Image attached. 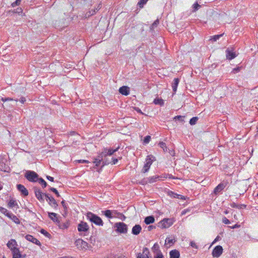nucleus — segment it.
<instances>
[{
	"mask_svg": "<svg viewBox=\"0 0 258 258\" xmlns=\"http://www.w3.org/2000/svg\"><path fill=\"white\" fill-rule=\"evenodd\" d=\"M7 247L12 251L17 247L18 244L16 240L11 239L7 244Z\"/></svg>",
	"mask_w": 258,
	"mask_h": 258,
	"instance_id": "obj_14",
	"label": "nucleus"
},
{
	"mask_svg": "<svg viewBox=\"0 0 258 258\" xmlns=\"http://www.w3.org/2000/svg\"><path fill=\"white\" fill-rule=\"evenodd\" d=\"M9 218L12 219V220H13L16 223H18L19 222V219L17 217V216H16V218L11 217V218Z\"/></svg>",
	"mask_w": 258,
	"mask_h": 258,
	"instance_id": "obj_54",
	"label": "nucleus"
},
{
	"mask_svg": "<svg viewBox=\"0 0 258 258\" xmlns=\"http://www.w3.org/2000/svg\"><path fill=\"white\" fill-rule=\"evenodd\" d=\"M161 241L159 243L156 242L152 247V252L156 254L155 258H161V252L160 251V244Z\"/></svg>",
	"mask_w": 258,
	"mask_h": 258,
	"instance_id": "obj_5",
	"label": "nucleus"
},
{
	"mask_svg": "<svg viewBox=\"0 0 258 258\" xmlns=\"http://www.w3.org/2000/svg\"><path fill=\"white\" fill-rule=\"evenodd\" d=\"M70 225V223L69 221H66L65 222L60 223L59 224V228L61 229H67Z\"/></svg>",
	"mask_w": 258,
	"mask_h": 258,
	"instance_id": "obj_29",
	"label": "nucleus"
},
{
	"mask_svg": "<svg viewBox=\"0 0 258 258\" xmlns=\"http://www.w3.org/2000/svg\"><path fill=\"white\" fill-rule=\"evenodd\" d=\"M153 102L155 104L161 105V99L160 98H155Z\"/></svg>",
	"mask_w": 258,
	"mask_h": 258,
	"instance_id": "obj_45",
	"label": "nucleus"
},
{
	"mask_svg": "<svg viewBox=\"0 0 258 258\" xmlns=\"http://www.w3.org/2000/svg\"><path fill=\"white\" fill-rule=\"evenodd\" d=\"M240 225L238 224H235L234 226H229V227L231 229H235V228H239L240 227Z\"/></svg>",
	"mask_w": 258,
	"mask_h": 258,
	"instance_id": "obj_56",
	"label": "nucleus"
},
{
	"mask_svg": "<svg viewBox=\"0 0 258 258\" xmlns=\"http://www.w3.org/2000/svg\"><path fill=\"white\" fill-rule=\"evenodd\" d=\"M240 68L238 67V68H234L233 70V72L234 73H236L237 72H238L239 71H240Z\"/></svg>",
	"mask_w": 258,
	"mask_h": 258,
	"instance_id": "obj_58",
	"label": "nucleus"
},
{
	"mask_svg": "<svg viewBox=\"0 0 258 258\" xmlns=\"http://www.w3.org/2000/svg\"><path fill=\"white\" fill-rule=\"evenodd\" d=\"M118 162V160L116 158H112V164H116Z\"/></svg>",
	"mask_w": 258,
	"mask_h": 258,
	"instance_id": "obj_59",
	"label": "nucleus"
},
{
	"mask_svg": "<svg viewBox=\"0 0 258 258\" xmlns=\"http://www.w3.org/2000/svg\"><path fill=\"white\" fill-rule=\"evenodd\" d=\"M119 92L122 95L127 96L130 94V88L124 86L121 87L119 89Z\"/></svg>",
	"mask_w": 258,
	"mask_h": 258,
	"instance_id": "obj_23",
	"label": "nucleus"
},
{
	"mask_svg": "<svg viewBox=\"0 0 258 258\" xmlns=\"http://www.w3.org/2000/svg\"><path fill=\"white\" fill-rule=\"evenodd\" d=\"M223 35V34H220V35H215L213 37H211V38L210 39V40L212 41H216L218 39H219Z\"/></svg>",
	"mask_w": 258,
	"mask_h": 258,
	"instance_id": "obj_42",
	"label": "nucleus"
},
{
	"mask_svg": "<svg viewBox=\"0 0 258 258\" xmlns=\"http://www.w3.org/2000/svg\"><path fill=\"white\" fill-rule=\"evenodd\" d=\"M141 226L139 224H136L133 227L132 233L134 235H137L141 232Z\"/></svg>",
	"mask_w": 258,
	"mask_h": 258,
	"instance_id": "obj_22",
	"label": "nucleus"
},
{
	"mask_svg": "<svg viewBox=\"0 0 258 258\" xmlns=\"http://www.w3.org/2000/svg\"><path fill=\"white\" fill-rule=\"evenodd\" d=\"M176 241L175 238L172 236L166 238L165 240V246L169 247L172 246Z\"/></svg>",
	"mask_w": 258,
	"mask_h": 258,
	"instance_id": "obj_16",
	"label": "nucleus"
},
{
	"mask_svg": "<svg viewBox=\"0 0 258 258\" xmlns=\"http://www.w3.org/2000/svg\"><path fill=\"white\" fill-rule=\"evenodd\" d=\"M136 110L138 112L140 113L141 114H143V113H142V111H141V109H139V108H136Z\"/></svg>",
	"mask_w": 258,
	"mask_h": 258,
	"instance_id": "obj_64",
	"label": "nucleus"
},
{
	"mask_svg": "<svg viewBox=\"0 0 258 258\" xmlns=\"http://www.w3.org/2000/svg\"><path fill=\"white\" fill-rule=\"evenodd\" d=\"M25 238L29 241H30L33 243H35V244L40 246L41 243L36 238H34L32 235H26L25 236Z\"/></svg>",
	"mask_w": 258,
	"mask_h": 258,
	"instance_id": "obj_15",
	"label": "nucleus"
},
{
	"mask_svg": "<svg viewBox=\"0 0 258 258\" xmlns=\"http://www.w3.org/2000/svg\"><path fill=\"white\" fill-rule=\"evenodd\" d=\"M20 3H21V0H16L15 2H14L12 4V7H15L16 6H18L20 5Z\"/></svg>",
	"mask_w": 258,
	"mask_h": 258,
	"instance_id": "obj_46",
	"label": "nucleus"
},
{
	"mask_svg": "<svg viewBox=\"0 0 258 258\" xmlns=\"http://www.w3.org/2000/svg\"><path fill=\"white\" fill-rule=\"evenodd\" d=\"M118 149V147L116 148L115 149H105L104 150V151L102 153V154L103 156H106L107 155L111 156L114 153L116 152Z\"/></svg>",
	"mask_w": 258,
	"mask_h": 258,
	"instance_id": "obj_25",
	"label": "nucleus"
},
{
	"mask_svg": "<svg viewBox=\"0 0 258 258\" xmlns=\"http://www.w3.org/2000/svg\"><path fill=\"white\" fill-rule=\"evenodd\" d=\"M78 230L80 232H87L89 230V226L87 223L82 221L78 225Z\"/></svg>",
	"mask_w": 258,
	"mask_h": 258,
	"instance_id": "obj_8",
	"label": "nucleus"
},
{
	"mask_svg": "<svg viewBox=\"0 0 258 258\" xmlns=\"http://www.w3.org/2000/svg\"><path fill=\"white\" fill-rule=\"evenodd\" d=\"M226 54L227 58L229 60H231L236 56L235 52L230 50L229 48L226 50Z\"/></svg>",
	"mask_w": 258,
	"mask_h": 258,
	"instance_id": "obj_18",
	"label": "nucleus"
},
{
	"mask_svg": "<svg viewBox=\"0 0 258 258\" xmlns=\"http://www.w3.org/2000/svg\"><path fill=\"white\" fill-rule=\"evenodd\" d=\"M44 197L46 200L48 202V204L52 207L56 208L57 206V204L55 200L51 196H49L47 194H44Z\"/></svg>",
	"mask_w": 258,
	"mask_h": 258,
	"instance_id": "obj_9",
	"label": "nucleus"
},
{
	"mask_svg": "<svg viewBox=\"0 0 258 258\" xmlns=\"http://www.w3.org/2000/svg\"><path fill=\"white\" fill-rule=\"evenodd\" d=\"M101 7V5H99L97 8H96L94 10H92L89 11V14L87 13L86 14V17H89L90 16L94 15L96 13V12H97L100 9Z\"/></svg>",
	"mask_w": 258,
	"mask_h": 258,
	"instance_id": "obj_33",
	"label": "nucleus"
},
{
	"mask_svg": "<svg viewBox=\"0 0 258 258\" xmlns=\"http://www.w3.org/2000/svg\"><path fill=\"white\" fill-rule=\"evenodd\" d=\"M184 117V116H183L177 115V116H176L174 117V119H177V120H180L181 121H183Z\"/></svg>",
	"mask_w": 258,
	"mask_h": 258,
	"instance_id": "obj_47",
	"label": "nucleus"
},
{
	"mask_svg": "<svg viewBox=\"0 0 258 258\" xmlns=\"http://www.w3.org/2000/svg\"><path fill=\"white\" fill-rule=\"evenodd\" d=\"M167 194L169 196H170L171 197H173L174 198H177V199L182 200H185V198L184 196H183L182 195H178V194H175L171 191H168Z\"/></svg>",
	"mask_w": 258,
	"mask_h": 258,
	"instance_id": "obj_24",
	"label": "nucleus"
},
{
	"mask_svg": "<svg viewBox=\"0 0 258 258\" xmlns=\"http://www.w3.org/2000/svg\"><path fill=\"white\" fill-rule=\"evenodd\" d=\"M103 155L102 153L99 155L97 158H96L93 161V163L95 164L96 166H98L100 165L101 161H102Z\"/></svg>",
	"mask_w": 258,
	"mask_h": 258,
	"instance_id": "obj_30",
	"label": "nucleus"
},
{
	"mask_svg": "<svg viewBox=\"0 0 258 258\" xmlns=\"http://www.w3.org/2000/svg\"><path fill=\"white\" fill-rule=\"evenodd\" d=\"M25 178L29 181L35 182L38 179V175L34 171L31 170L26 171L25 174Z\"/></svg>",
	"mask_w": 258,
	"mask_h": 258,
	"instance_id": "obj_2",
	"label": "nucleus"
},
{
	"mask_svg": "<svg viewBox=\"0 0 258 258\" xmlns=\"http://www.w3.org/2000/svg\"><path fill=\"white\" fill-rule=\"evenodd\" d=\"M189 209H184V210H183L182 212H181V215H185L186 213L189 212Z\"/></svg>",
	"mask_w": 258,
	"mask_h": 258,
	"instance_id": "obj_53",
	"label": "nucleus"
},
{
	"mask_svg": "<svg viewBox=\"0 0 258 258\" xmlns=\"http://www.w3.org/2000/svg\"><path fill=\"white\" fill-rule=\"evenodd\" d=\"M19 101H20L22 103H23H23H24L25 102V101H26V99H25V98L24 97H21V98L20 99Z\"/></svg>",
	"mask_w": 258,
	"mask_h": 258,
	"instance_id": "obj_62",
	"label": "nucleus"
},
{
	"mask_svg": "<svg viewBox=\"0 0 258 258\" xmlns=\"http://www.w3.org/2000/svg\"><path fill=\"white\" fill-rule=\"evenodd\" d=\"M137 258H152L150 256V252L149 249L147 247H144L143 249V252L139 253L138 254Z\"/></svg>",
	"mask_w": 258,
	"mask_h": 258,
	"instance_id": "obj_12",
	"label": "nucleus"
},
{
	"mask_svg": "<svg viewBox=\"0 0 258 258\" xmlns=\"http://www.w3.org/2000/svg\"><path fill=\"white\" fill-rule=\"evenodd\" d=\"M61 204L62 207H63V208L64 209V210H67V205H66V204L64 201H62L61 202Z\"/></svg>",
	"mask_w": 258,
	"mask_h": 258,
	"instance_id": "obj_57",
	"label": "nucleus"
},
{
	"mask_svg": "<svg viewBox=\"0 0 258 258\" xmlns=\"http://www.w3.org/2000/svg\"><path fill=\"white\" fill-rule=\"evenodd\" d=\"M38 182L41 184L43 188H45L47 186L46 182L42 178H38Z\"/></svg>",
	"mask_w": 258,
	"mask_h": 258,
	"instance_id": "obj_37",
	"label": "nucleus"
},
{
	"mask_svg": "<svg viewBox=\"0 0 258 258\" xmlns=\"http://www.w3.org/2000/svg\"><path fill=\"white\" fill-rule=\"evenodd\" d=\"M179 82V80L178 78H175L173 80V82L172 84V88L173 93H175L177 90V88Z\"/></svg>",
	"mask_w": 258,
	"mask_h": 258,
	"instance_id": "obj_28",
	"label": "nucleus"
},
{
	"mask_svg": "<svg viewBox=\"0 0 258 258\" xmlns=\"http://www.w3.org/2000/svg\"><path fill=\"white\" fill-rule=\"evenodd\" d=\"M115 231L120 233H126L127 231L126 224L123 222H117L114 225Z\"/></svg>",
	"mask_w": 258,
	"mask_h": 258,
	"instance_id": "obj_3",
	"label": "nucleus"
},
{
	"mask_svg": "<svg viewBox=\"0 0 258 258\" xmlns=\"http://www.w3.org/2000/svg\"><path fill=\"white\" fill-rule=\"evenodd\" d=\"M49 218L54 222H57V214L55 213H48Z\"/></svg>",
	"mask_w": 258,
	"mask_h": 258,
	"instance_id": "obj_35",
	"label": "nucleus"
},
{
	"mask_svg": "<svg viewBox=\"0 0 258 258\" xmlns=\"http://www.w3.org/2000/svg\"><path fill=\"white\" fill-rule=\"evenodd\" d=\"M23 10L21 8H18L17 9L16 13H17L18 14L22 13Z\"/></svg>",
	"mask_w": 258,
	"mask_h": 258,
	"instance_id": "obj_63",
	"label": "nucleus"
},
{
	"mask_svg": "<svg viewBox=\"0 0 258 258\" xmlns=\"http://www.w3.org/2000/svg\"><path fill=\"white\" fill-rule=\"evenodd\" d=\"M222 222L225 224H228L230 223V221L226 217H224L222 219Z\"/></svg>",
	"mask_w": 258,
	"mask_h": 258,
	"instance_id": "obj_50",
	"label": "nucleus"
},
{
	"mask_svg": "<svg viewBox=\"0 0 258 258\" xmlns=\"http://www.w3.org/2000/svg\"><path fill=\"white\" fill-rule=\"evenodd\" d=\"M77 162L80 163H89V161L86 160H79L77 161Z\"/></svg>",
	"mask_w": 258,
	"mask_h": 258,
	"instance_id": "obj_52",
	"label": "nucleus"
},
{
	"mask_svg": "<svg viewBox=\"0 0 258 258\" xmlns=\"http://www.w3.org/2000/svg\"><path fill=\"white\" fill-rule=\"evenodd\" d=\"M50 190L51 191L54 192L57 197H59L60 196L58 191L57 190V189L56 188H55L54 187H50Z\"/></svg>",
	"mask_w": 258,
	"mask_h": 258,
	"instance_id": "obj_44",
	"label": "nucleus"
},
{
	"mask_svg": "<svg viewBox=\"0 0 258 258\" xmlns=\"http://www.w3.org/2000/svg\"><path fill=\"white\" fill-rule=\"evenodd\" d=\"M34 192L35 196L36 198L40 201V202H43L44 201V194H43L40 189L37 188H34Z\"/></svg>",
	"mask_w": 258,
	"mask_h": 258,
	"instance_id": "obj_13",
	"label": "nucleus"
},
{
	"mask_svg": "<svg viewBox=\"0 0 258 258\" xmlns=\"http://www.w3.org/2000/svg\"><path fill=\"white\" fill-rule=\"evenodd\" d=\"M107 258H124V256L120 255L117 257H116L115 255L110 254L109 256H107Z\"/></svg>",
	"mask_w": 258,
	"mask_h": 258,
	"instance_id": "obj_48",
	"label": "nucleus"
},
{
	"mask_svg": "<svg viewBox=\"0 0 258 258\" xmlns=\"http://www.w3.org/2000/svg\"><path fill=\"white\" fill-rule=\"evenodd\" d=\"M198 119L199 118L198 117H194L191 118L189 120L190 124L192 125L196 124Z\"/></svg>",
	"mask_w": 258,
	"mask_h": 258,
	"instance_id": "obj_39",
	"label": "nucleus"
},
{
	"mask_svg": "<svg viewBox=\"0 0 258 258\" xmlns=\"http://www.w3.org/2000/svg\"><path fill=\"white\" fill-rule=\"evenodd\" d=\"M170 258H179L180 253L176 249L172 250L169 252Z\"/></svg>",
	"mask_w": 258,
	"mask_h": 258,
	"instance_id": "obj_26",
	"label": "nucleus"
},
{
	"mask_svg": "<svg viewBox=\"0 0 258 258\" xmlns=\"http://www.w3.org/2000/svg\"><path fill=\"white\" fill-rule=\"evenodd\" d=\"M46 178L49 180V181H53V177L50 176H46Z\"/></svg>",
	"mask_w": 258,
	"mask_h": 258,
	"instance_id": "obj_60",
	"label": "nucleus"
},
{
	"mask_svg": "<svg viewBox=\"0 0 258 258\" xmlns=\"http://www.w3.org/2000/svg\"><path fill=\"white\" fill-rule=\"evenodd\" d=\"M190 245L192 247H194V248H195L196 249L198 248V245L196 244V243L193 241H190Z\"/></svg>",
	"mask_w": 258,
	"mask_h": 258,
	"instance_id": "obj_49",
	"label": "nucleus"
},
{
	"mask_svg": "<svg viewBox=\"0 0 258 258\" xmlns=\"http://www.w3.org/2000/svg\"><path fill=\"white\" fill-rule=\"evenodd\" d=\"M159 21L158 19H157L156 20H155L154 22V23L151 26L150 30L152 31H153L154 30V29L157 27V26L159 25Z\"/></svg>",
	"mask_w": 258,
	"mask_h": 258,
	"instance_id": "obj_36",
	"label": "nucleus"
},
{
	"mask_svg": "<svg viewBox=\"0 0 258 258\" xmlns=\"http://www.w3.org/2000/svg\"><path fill=\"white\" fill-rule=\"evenodd\" d=\"M201 7V6L198 4L197 2L195 3L192 5V12H195L197 11Z\"/></svg>",
	"mask_w": 258,
	"mask_h": 258,
	"instance_id": "obj_40",
	"label": "nucleus"
},
{
	"mask_svg": "<svg viewBox=\"0 0 258 258\" xmlns=\"http://www.w3.org/2000/svg\"><path fill=\"white\" fill-rule=\"evenodd\" d=\"M75 245L78 249L81 250L87 249L88 247V243L81 239L76 240Z\"/></svg>",
	"mask_w": 258,
	"mask_h": 258,
	"instance_id": "obj_7",
	"label": "nucleus"
},
{
	"mask_svg": "<svg viewBox=\"0 0 258 258\" xmlns=\"http://www.w3.org/2000/svg\"><path fill=\"white\" fill-rule=\"evenodd\" d=\"M17 189L19 191L21 192L22 195L24 196H27L28 195V191L23 185L20 184H17Z\"/></svg>",
	"mask_w": 258,
	"mask_h": 258,
	"instance_id": "obj_17",
	"label": "nucleus"
},
{
	"mask_svg": "<svg viewBox=\"0 0 258 258\" xmlns=\"http://www.w3.org/2000/svg\"><path fill=\"white\" fill-rule=\"evenodd\" d=\"M162 149L163 150L164 152H168L170 156H173L174 155V151L173 149H169L168 148L166 145L165 144L162 142Z\"/></svg>",
	"mask_w": 258,
	"mask_h": 258,
	"instance_id": "obj_27",
	"label": "nucleus"
},
{
	"mask_svg": "<svg viewBox=\"0 0 258 258\" xmlns=\"http://www.w3.org/2000/svg\"><path fill=\"white\" fill-rule=\"evenodd\" d=\"M151 139L150 136H146L143 140V143L144 144H148Z\"/></svg>",
	"mask_w": 258,
	"mask_h": 258,
	"instance_id": "obj_41",
	"label": "nucleus"
},
{
	"mask_svg": "<svg viewBox=\"0 0 258 258\" xmlns=\"http://www.w3.org/2000/svg\"><path fill=\"white\" fill-rule=\"evenodd\" d=\"M12 253L13 254V258H24V256H22V255L21 254L19 249L17 247L15 249L13 248V250L12 251Z\"/></svg>",
	"mask_w": 258,
	"mask_h": 258,
	"instance_id": "obj_20",
	"label": "nucleus"
},
{
	"mask_svg": "<svg viewBox=\"0 0 258 258\" xmlns=\"http://www.w3.org/2000/svg\"><path fill=\"white\" fill-rule=\"evenodd\" d=\"M17 206H18V204L16 201L13 199H11L8 203L9 208H14Z\"/></svg>",
	"mask_w": 258,
	"mask_h": 258,
	"instance_id": "obj_34",
	"label": "nucleus"
},
{
	"mask_svg": "<svg viewBox=\"0 0 258 258\" xmlns=\"http://www.w3.org/2000/svg\"><path fill=\"white\" fill-rule=\"evenodd\" d=\"M0 212L5 214L8 218H11V217L16 218V216L15 215H14L12 213L9 212L7 209H6V208H3L2 207H0Z\"/></svg>",
	"mask_w": 258,
	"mask_h": 258,
	"instance_id": "obj_19",
	"label": "nucleus"
},
{
	"mask_svg": "<svg viewBox=\"0 0 258 258\" xmlns=\"http://www.w3.org/2000/svg\"><path fill=\"white\" fill-rule=\"evenodd\" d=\"M40 233L44 235L47 237H49L50 236V234L43 229H42L40 230Z\"/></svg>",
	"mask_w": 258,
	"mask_h": 258,
	"instance_id": "obj_43",
	"label": "nucleus"
},
{
	"mask_svg": "<svg viewBox=\"0 0 258 258\" xmlns=\"http://www.w3.org/2000/svg\"><path fill=\"white\" fill-rule=\"evenodd\" d=\"M246 205H238V207H237V209H240L242 208H245Z\"/></svg>",
	"mask_w": 258,
	"mask_h": 258,
	"instance_id": "obj_61",
	"label": "nucleus"
},
{
	"mask_svg": "<svg viewBox=\"0 0 258 258\" xmlns=\"http://www.w3.org/2000/svg\"><path fill=\"white\" fill-rule=\"evenodd\" d=\"M5 162V159L0 160V170L4 172H8L9 169V167L6 164Z\"/></svg>",
	"mask_w": 258,
	"mask_h": 258,
	"instance_id": "obj_21",
	"label": "nucleus"
},
{
	"mask_svg": "<svg viewBox=\"0 0 258 258\" xmlns=\"http://www.w3.org/2000/svg\"><path fill=\"white\" fill-rule=\"evenodd\" d=\"M230 206L234 208H237V207H238V205L236 204V203L233 202L230 204Z\"/></svg>",
	"mask_w": 258,
	"mask_h": 258,
	"instance_id": "obj_55",
	"label": "nucleus"
},
{
	"mask_svg": "<svg viewBox=\"0 0 258 258\" xmlns=\"http://www.w3.org/2000/svg\"><path fill=\"white\" fill-rule=\"evenodd\" d=\"M154 217L153 216H150L145 218L144 222L147 225H149L154 223Z\"/></svg>",
	"mask_w": 258,
	"mask_h": 258,
	"instance_id": "obj_31",
	"label": "nucleus"
},
{
	"mask_svg": "<svg viewBox=\"0 0 258 258\" xmlns=\"http://www.w3.org/2000/svg\"><path fill=\"white\" fill-rule=\"evenodd\" d=\"M148 0H140L138 3V6L140 8H143L144 6L147 3Z\"/></svg>",
	"mask_w": 258,
	"mask_h": 258,
	"instance_id": "obj_38",
	"label": "nucleus"
},
{
	"mask_svg": "<svg viewBox=\"0 0 258 258\" xmlns=\"http://www.w3.org/2000/svg\"><path fill=\"white\" fill-rule=\"evenodd\" d=\"M154 160H155V157L153 156H152V155L147 156V157L146 159V160H145V163L144 166L142 169L143 172L145 173L149 170L151 165H152V164Z\"/></svg>",
	"mask_w": 258,
	"mask_h": 258,
	"instance_id": "obj_4",
	"label": "nucleus"
},
{
	"mask_svg": "<svg viewBox=\"0 0 258 258\" xmlns=\"http://www.w3.org/2000/svg\"><path fill=\"white\" fill-rule=\"evenodd\" d=\"M1 100L3 102H6L7 101H12V100H13V99L12 98H10V97H7V98H2Z\"/></svg>",
	"mask_w": 258,
	"mask_h": 258,
	"instance_id": "obj_51",
	"label": "nucleus"
},
{
	"mask_svg": "<svg viewBox=\"0 0 258 258\" xmlns=\"http://www.w3.org/2000/svg\"><path fill=\"white\" fill-rule=\"evenodd\" d=\"M223 252V248L220 245L216 246L213 249L212 255L214 257H219Z\"/></svg>",
	"mask_w": 258,
	"mask_h": 258,
	"instance_id": "obj_11",
	"label": "nucleus"
},
{
	"mask_svg": "<svg viewBox=\"0 0 258 258\" xmlns=\"http://www.w3.org/2000/svg\"><path fill=\"white\" fill-rule=\"evenodd\" d=\"M228 181H223L220 184H219L214 189V192L215 194H217L222 191L224 188L227 186L228 184Z\"/></svg>",
	"mask_w": 258,
	"mask_h": 258,
	"instance_id": "obj_10",
	"label": "nucleus"
},
{
	"mask_svg": "<svg viewBox=\"0 0 258 258\" xmlns=\"http://www.w3.org/2000/svg\"><path fill=\"white\" fill-rule=\"evenodd\" d=\"M86 216L88 220L94 224L99 226H102L103 225L104 223L101 218L94 213L90 212H88Z\"/></svg>",
	"mask_w": 258,
	"mask_h": 258,
	"instance_id": "obj_1",
	"label": "nucleus"
},
{
	"mask_svg": "<svg viewBox=\"0 0 258 258\" xmlns=\"http://www.w3.org/2000/svg\"><path fill=\"white\" fill-rule=\"evenodd\" d=\"M175 222L174 218H164L162 219V228H168Z\"/></svg>",
	"mask_w": 258,
	"mask_h": 258,
	"instance_id": "obj_6",
	"label": "nucleus"
},
{
	"mask_svg": "<svg viewBox=\"0 0 258 258\" xmlns=\"http://www.w3.org/2000/svg\"><path fill=\"white\" fill-rule=\"evenodd\" d=\"M102 213L104 215H105L108 218L111 219L113 217V216L112 215L113 212L110 210L102 211Z\"/></svg>",
	"mask_w": 258,
	"mask_h": 258,
	"instance_id": "obj_32",
	"label": "nucleus"
}]
</instances>
